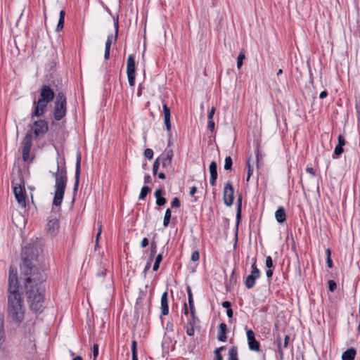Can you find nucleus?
Returning a JSON list of instances; mask_svg holds the SVG:
<instances>
[{
    "label": "nucleus",
    "instance_id": "9",
    "mask_svg": "<svg viewBox=\"0 0 360 360\" xmlns=\"http://www.w3.org/2000/svg\"><path fill=\"white\" fill-rule=\"evenodd\" d=\"M127 73L129 85L134 86L135 84V58L133 55H129L127 58Z\"/></svg>",
    "mask_w": 360,
    "mask_h": 360
},
{
    "label": "nucleus",
    "instance_id": "20",
    "mask_svg": "<svg viewBox=\"0 0 360 360\" xmlns=\"http://www.w3.org/2000/svg\"><path fill=\"white\" fill-rule=\"evenodd\" d=\"M275 217L278 222L283 223L286 220L285 209L280 207L275 212Z\"/></svg>",
    "mask_w": 360,
    "mask_h": 360
},
{
    "label": "nucleus",
    "instance_id": "53",
    "mask_svg": "<svg viewBox=\"0 0 360 360\" xmlns=\"http://www.w3.org/2000/svg\"><path fill=\"white\" fill-rule=\"evenodd\" d=\"M339 146H344L345 145V138L342 135H339L338 136V144Z\"/></svg>",
    "mask_w": 360,
    "mask_h": 360
},
{
    "label": "nucleus",
    "instance_id": "54",
    "mask_svg": "<svg viewBox=\"0 0 360 360\" xmlns=\"http://www.w3.org/2000/svg\"><path fill=\"white\" fill-rule=\"evenodd\" d=\"M148 245V240L147 238H143V240L141 242V248H146Z\"/></svg>",
    "mask_w": 360,
    "mask_h": 360
},
{
    "label": "nucleus",
    "instance_id": "11",
    "mask_svg": "<svg viewBox=\"0 0 360 360\" xmlns=\"http://www.w3.org/2000/svg\"><path fill=\"white\" fill-rule=\"evenodd\" d=\"M173 151L172 150H166L165 153H163L159 158H158V160L162 165V167L166 171L172 169V160L173 158Z\"/></svg>",
    "mask_w": 360,
    "mask_h": 360
},
{
    "label": "nucleus",
    "instance_id": "48",
    "mask_svg": "<svg viewBox=\"0 0 360 360\" xmlns=\"http://www.w3.org/2000/svg\"><path fill=\"white\" fill-rule=\"evenodd\" d=\"M98 354V344H95L93 347V356H94L93 360H96Z\"/></svg>",
    "mask_w": 360,
    "mask_h": 360
},
{
    "label": "nucleus",
    "instance_id": "42",
    "mask_svg": "<svg viewBox=\"0 0 360 360\" xmlns=\"http://www.w3.org/2000/svg\"><path fill=\"white\" fill-rule=\"evenodd\" d=\"M265 265L268 269L273 267V262L271 256H267L266 257Z\"/></svg>",
    "mask_w": 360,
    "mask_h": 360
},
{
    "label": "nucleus",
    "instance_id": "41",
    "mask_svg": "<svg viewBox=\"0 0 360 360\" xmlns=\"http://www.w3.org/2000/svg\"><path fill=\"white\" fill-rule=\"evenodd\" d=\"M171 205H172V207H173V208L179 207L181 205L179 199L178 198H173V200H172V202H171Z\"/></svg>",
    "mask_w": 360,
    "mask_h": 360
},
{
    "label": "nucleus",
    "instance_id": "62",
    "mask_svg": "<svg viewBox=\"0 0 360 360\" xmlns=\"http://www.w3.org/2000/svg\"><path fill=\"white\" fill-rule=\"evenodd\" d=\"M226 315L229 318L233 317V311L231 309H229L226 310Z\"/></svg>",
    "mask_w": 360,
    "mask_h": 360
},
{
    "label": "nucleus",
    "instance_id": "30",
    "mask_svg": "<svg viewBox=\"0 0 360 360\" xmlns=\"http://www.w3.org/2000/svg\"><path fill=\"white\" fill-rule=\"evenodd\" d=\"M171 219V210L170 209H167L165 212V217H164V221H163V226L165 227L168 226Z\"/></svg>",
    "mask_w": 360,
    "mask_h": 360
},
{
    "label": "nucleus",
    "instance_id": "60",
    "mask_svg": "<svg viewBox=\"0 0 360 360\" xmlns=\"http://www.w3.org/2000/svg\"><path fill=\"white\" fill-rule=\"evenodd\" d=\"M150 176L149 174H146L145 176H144V183L145 184H148L150 183Z\"/></svg>",
    "mask_w": 360,
    "mask_h": 360
},
{
    "label": "nucleus",
    "instance_id": "59",
    "mask_svg": "<svg viewBox=\"0 0 360 360\" xmlns=\"http://www.w3.org/2000/svg\"><path fill=\"white\" fill-rule=\"evenodd\" d=\"M327 96H328V92L326 91H323L321 92V94L319 95V98L323 99V98H325Z\"/></svg>",
    "mask_w": 360,
    "mask_h": 360
},
{
    "label": "nucleus",
    "instance_id": "61",
    "mask_svg": "<svg viewBox=\"0 0 360 360\" xmlns=\"http://www.w3.org/2000/svg\"><path fill=\"white\" fill-rule=\"evenodd\" d=\"M326 263H327V265L329 268H332L333 267V261L331 259V258H327L326 259Z\"/></svg>",
    "mask_w": 360,
    "mask_h": 360
},
{
    "label": "nucleus",
    "instance_id": "19",
    "mask_svg": "<svg viewBox=\"0 0 360 360\" xmlns=\"http://www.w3.org/2000/svg\"><path fill=\"white\" fill-rule=\"evenodd\" d=\"M226 331H227V326H226V323H221L219 326L218 335H217V339L219 341H221V342L226 341V339H227Z\"/></svg>",
    "mask_w": 360,
    "mask_h": 360
},
{
    "label": "nucleus",
    "instance_id": "7",
    "mask_svg": "<svg viewBox=\"0 0 360 360\" xmlns=\"http://www.w3.org/2000/svg\"><path fill=\"white\" fill-rule=\"evenodd\" d=\"M33 121L32 124L30 126L32 134L33 133L35 138L44 136L49 130L48 122L44 120H34L31 118Z\"/></svg>",
    "mask_w": 360,
    "mask_h": 360
},
{
    "label": "nucleus",
    "instance_id": "56",
    "mask_svg": "<svg viewBox=\"0 0 360 360\" xmlns=\"http://www.w3.org/2000/svg\"><path fill=\"white\" fill-rule=\"evenodd\" d=\"M231 302L229 301H224V302H222V307L224 308H226V309H231Z\"/></svg>",
    "mask_w": 360,
    "mask_h": 360
},
{
    "label": "nucleus",
    "instance_id": "45",
    "mask_svg": "<svg viewBox=\"0 0 360 360\" xmlns=\"http://www.w3.org/2000/svg\"><path fill=\"white\" fill-rule=\"evenodd\" d=\"M199 258H200V254H199L198 251L196 250V251H194L192 252L191 259L193 262L198 261L199 259Z\"/></svg>",
    "mask_w": 360,
    "mask_h": 360
},
{
    "label": "nucleus",
    "instance_id": "10",
    "mask_svg": "<svg viewBox=\"0 0 360 360\" xmlns=\"http://www.w3.org/2000/svg\"><path fill=\"white\" fill-rule=\"evenodd\" d=\"M114 27H115V35H112V34L108 35L106 42H105L104 58L106 60H108L110 58V46H111L112 41H117V39L118 31H119L118 18H117L115 20Z\"/></svg>",
    "mask_w": 360,
    "mask_h": 360
},
{
    "label": "nucleus",
    "instance_id": "25",
    "mask_svg": "<svg viewBox=\"0 0 360 360\" xmlns=\"http://www.w3.org/2000/svg\"><path fill=\"white\" fill-rule=\"evenodd\" d=\"M210 177H217V165L214 161H212L209 167Z\"/></svg>",
    "mask_w": 360,
    "mask_h": 360
},
{
    "label": "nucleus",
    "instance_id": "5",
    "mask_svg": "<svg viewBox=\"0 0 360 360\" xmlns=\"http://www.w3.org/2000/svg\"><path fill=\"white\" fill-rule=\"evenodd\" d=\"M66 105L67 100L65 94L63 92L58 93L53 109V117L56 121L62 120L65 116L67 112Z\"/></svg>",
    "mask_w": 360,
    "mask_h": 360
},
{
    "label": "nucleus",
    "instance_id": "46",
    "mask_svg": "<svg viewBox=\"0 0 360 360\" xmlns=\"http://www.w3.org/2000/svg\"><path fill=\"white\" fill-rule=\"evenodd\" d=\"M336 287H337V285L334 281L330 280L328 281V289L330 291H331V292L334 291V290L336 288Z\"/></svg>",
    "mask_w": 360,
    "mask_h": 360
},
{
    "label": "nucleus",
    "instance_id": "47",
    "mask_svg": "<svg viewBox=\"0 0 360 360\" xmlns=\"http://www.w3.org/2000/svg\"><path fill=\"white\" fill-rule=\"evenodd\" d=\"M160 165V162L156 159V160L153 163V174L155 175L157 174V172L158 170L159 165Z\"/></svg>",
    "mask_w": 360,
    "mask_h": 360
},
{
    "label": "nucleus",
    "instance_id": "33",
    "mask_svg": "<svg viewBox=\"0 0 360 360\" xmlns=\"http://www.w3.org/2000/svg\"><path fill=\"white\" fill-rule=\"evenodd\" d=\"M232 159L230 156H228L225 158V163H224V169L226 170H230L231 169L232 167Z\"/></svg>",
    "mask_w": 360,
    "mask_h": 360
},
{
    "label": "nucleus",
    "instance_id": "18",
    "mask_svg": "<svg viewBox=\"0 0 360 360\" xmlns=\"http://www.w3.org/2000/svg\"><path fill=\"white\" fill-rule=\"evenodd\" d=\"M168 302V293L167 292H165L161 297V310L162 314L165 316L169 314Z\"/></svg>",
    "mask_w": 360,
    "mask_h": 360
},
{
    "label": "nucleus",
    "instance_id": "35",
    "mask_svg": "<svg viewBox=\"0 0 360 360\" xmlns=\"http://www.w3.org/2000/svg\"><path fill=\"white\" fill-rule=\"evenodd\" d=\"M194 326H193V325H188V323H187V324L186 326V333L188 335H189V336L194 335V333H195Z\"/></svg>",
    "mask_w": 360,
    "mask_h": 360
},
{
    "label": "nucleus",
    "instance_id": "44",
    "mask_svg": "<svg viewBox=\"0 0 360 360\" xmlns=\"http://www.w3.org/2000/svg\"><path fill=\"white\" fill-rule=\"evenodd\" d=\"M251 273L256 276H260V271L257 269L255 262L252 264V272Z\"/></svg>",
    "mask_w": 360,
    "mask_h": 360
},
{
    "label": "nucleus",
    "instance_id": "26",
    "mask_svg": "<svg viewBox=\"0 0 360 360\" xmlns=\"http://www.w3.org/2000/svg\"><path fill=\"white\" fill-rule=\"evenodd\" d=\"M188 305H189L190 311H191V314H193V312L195 311L194 303H193V295H192L191 288L189 287L188 288Z\"/></svg>",
    "mask_w": 360,
    "mask_h": 360
},
{
    "label": "nucleus",
    "instance_id": "64",
    "mask_svg": "<svg viewBox=\"0 0 360 360\" xmlns=\"http://www.w3.org/2000/svg\"><path fill=\"white\" fill-rule=\"evenodd\" d=\"M266 276H267L268 278H271V277L272 276V275H273V271H272V270H271V269H269V270H267V271H266Z\"/></svg>",
    "mask_w": 360,
    "mask_h": 360
},
{
    "label": "nucleus",
    "instance_id": "22",
    "mask_svg": "<svg viewBox=\"0 0 360 360\" xmlns=\"http://www.w3.org/2000/svg\"><path fill=\"white\" fill-rule=\"evenodd\" d=\"M356 350L354 348H349L343 352L342 355V360H354Z\"/></svg>",
    "mask_w": 360,
    "mask_h": 360
},
{
    "label": "nucleus",
    "instance_id": "37",
    "mask_svg": "<svg viewBox=\"0 0 360 360\" xmlns=\"http://www.w3.org/2000/svg\"><path fill=\"white\" fill-rule=\"evenodd\" d=\"M198 321V319L195 315V311L193 312V314L191 313V319L188 321V325L195 326Z\"/></svg>",
    "mask_w": 360,
    "mask_h": 360
},
{
    "label": "nucleus",
    "instance_id": "27",
    "mask_svg": "<svg viewBox=\"0 0 360 360\" xmlns=\"http://www.w3.org/2000/svg\"><path fill=\"white\" fill-rule=\"evenodd\" d=\"M157 252V244L155 240H152L150 243V254L149 257V260L150 262L153 261L154 256L155 255Z\"/></svg>",
    "mask_w": 360,
    "mask_h": 360
},
{
    "label": "nucleus",
    "instance_id": "12",
    "mask_svg": "<svg viewBox=\"0 0 360 360\" xmlns=\"http://www.w3.org/2000/svg\"><path fill=\"white\" fill-rule=\"evenodd\" d=\"M233 188L230 182L226 184L224 188V202L227 206H231L233 202Z\"/></svg>",
    "mask_w": 360,
    "mask_h": 360
},
{
    "label": "nucleus",
    "instance_id": "3",
    "mask_svg": "<svg viewBox=\"0 0 360 360\" xmlns=\"http://www.w3.org/2000/svg\"><path fill=\"white\" fill-rule=\"evenodd\" d=\"M38 101L33 102V110L31 118L41 117L46 112L48 104L54 98V91L49 85H43L39 91Z\"/></svg>",
    "mask_w": 360,
    "mask_h": 360
},
{
    "label": "nucleus",
    "instance_id": "31",
    "mask_svg": "<svg viewBox=\"0 0 360 360\" xmlns=\"http://www.w3.org/2000/svg\"><path fill=\"white\" fill-rule=\"evenodd\" d=\"M162 260V254L160 253L157 255L155 258V263L153 264V271H157L159 269L160 264Z\"/></svg>",
    "mask_w": 360,
    "mask_h": 360
},
{
    "label": "nucleus",
    "instance_id": "17",
    "mask_svg": "<svg viewBox=\"0 0 360 360\" xmlns=\"http://www.w3.org/2000/svg\"><path fill=\"white\" fill-rule=\"evenodd\" d=\"M59 228V222L57 219H49L47 224V229L48 231L53 235L57 233Z\"/></svg>",
    "mask_w": 360,
    "mask_h": 360
},
{
    "label": "nucleus",
    "instance_id": "1",
    "mask_svg": "<svg viewBox=\"0 0 360 360\" xmlns=\"http://www.w3.org/2000/svg\"><path fill=\"white\" fill-rule=\"evenodd\" d=\"M43 250L37 243H32L22 249V264L20 266L21 279L25 281V293L30 309L41 312L44 307V288L42 283L46 275L41 263L44 262Z\"/></svg>",
    "mask_w": 360,
    "mask_h": 360
},
{
    "label": "nucleus",
    "instance_id": "38",
    "mask_svg": "<svg viewBox=\"0 0 360 360\" xmlns=\"http://www.w3.org/2000/svg\"><path fill=\"white\" fill-rule=\"evenodd\" d=\"M98 233L96 234V245H95V248L96 249L98 247V239H99V237L101 234V232H102V224H101V222H98Z\"/></svg>",
    "mask_w": 360,
    "mask_h": 360
},
{
    "label": "nucleus",
    "instance_id": "50",
    "mask_svg": "<svg viewBox=\"0 0 360 360\" xmlns=\"http://www.w3.org/2000/svg\"><path fill=\"white\" fill-rule=\"evenodd\" d=\"M131 354H137V344L136 340L131 342Z\"/></svg>",
    "mask_w": 360,
    "mask_h": 360
},
{
    "label": "nucleus",
    "instance_id": "29",
    "mask_svg": "<svg viewBox=\"0 0 360 360\" xmlns=\"http://www.w3.org/2000/svg\"><path fill=\"white\" fill-rule=\"evenodd\" d=\"M241 206H242V196L239 195L237 199V213H236V217L238 222L239 221L240 219V214H241Z\"/></svg>",
    "mask_w": 360,
    "mask_h": 360
},
{
    "label": "nucleus",
    "instance_id": "4",
    "mask_svg": "<svg viewBox=\"0 0 360 360\" xmlns=\"http://www.w3.org/2000/svg\"><path fill=\"white\" fill-rule=\"evenodd\" d=\"M55 177V191L53 200V205L58 207L60 206L66 185L68 181L67 172L65 169H59V165L57 166V172L53 173Z\"/></svg>",
    "mask_w": 360,
    "mask_h": 360
},
{
    "label": "nucleus",
    "instance_id": "40",
    "mask_svg": "<svg viewBox=\"0 0 360 360\" xmlns=\"http://www.w3.org/2000/svg\"><path fill=\"white\" fill-rule=\"evenodd\" d=\"M223 347L217 348L214 350L215 359L214 360H223V358L220 354V352L223 349Z\"/></svg>",
    "mask_w": 360,
    "mask_h": 360
},
{
    "label": "nucleus",
    "instance_id": "39",
    "mask_svg": "<svg viewBox=\"0 0 360 360\" xmlns=\"http://www.w3.org/2000/svg\"><path fill=\"white\" fill-rule=\"evenodd\" d=\"M144 155L146 158L151 160L153 158V151L150 148H147L144 151Z\"/></svg>",
    "mask_w": 360,
    "mask_h": 360
},
{
    "label": "nucleus",
    "instance_id": "32",
    "mask_svg": "<svg viewBox=\"0 0 360 360\" xmlns=\"http://www.w3.org/2000/svg\"><path fill=\"white\" fill-rule=\"evenodd\" d=\"M245 53L243 51H241L239 53L238 58H237V68L238 69H240L241 68V66L243 65V61L245 59Z\"/></svg>",
    "mask_w": 360,
    "mask_h": 360
},
{
    "label": "nucleus",
    "instance_id": "43",
    "mask_svg": "<svg viewBox=\"0 0 360 360\" xmlns=\"http://www.w3.org/2000/svg\"><path fill=\"white\" fill-rule=\"evenodd\" d=\"M343 153V147L339 145H337L335 148L334 155L339 156Z\"/></svg>",
    "mask_w": 360,
    "mask_h": 360
},
{
    "label": "nucleus",
    "instance_id": "23",
    "mask_svg": "<svg viewBox=\"0 0 360 360\" xmlns=\"http://www.w3.org/2000/svg\"><path fill=\"white\" fill-rule=\"evenodd\" d=\"M65 12L64 11H61L60 12V16H59V20L56 27V31L60 32L63 30L64 26V21H65Z\"/></svg>",
    "mask_w": 360,
    "mask_h": 360
},
{
    "label": "nucleus",
    "instance_id": "34",
    "mask_svg": "<svg viewBox=\"0 0 360 360\" xmlns=\"http://www.w3.org/2000/svg\"><path fill=\"white\" fill-rule=\"evenodd\" d=\"M4 319L0 315V342L4 340Z\"/></svg>",
    "mask_w": 360,
    "mask_h": 360
},
{
    "label": "nucleus",
    "instance_id": "49",
    "mask_svg": "<svg viewBox=\"0 0 360 360\" xmlns=\"http://www.w3.org/2000/svg\"><path fill=\"white\" fill-rule=\"evenodd\" d=\"M166 202H167L166 199L163 197L158 198V199L156 200V204L158 206L164 205L166 203Z\"/></svg>",
    "mask_w": 360,
    "mask_h": 360
},
{
    "label": "nucleus",
    "instance_id": "28",
    "mask_svg": "<svg viewBox=\"0 0 360 360\" xmlns=\"http://www.w3.org/2000/svg\"><path fill=\"white\" fill-rule=\"evenodd\" d=\"M151 189L147 186H144L141 190V193H140V195L139 196V199L140 200H143L145 199V198L146 197L147 194L150 192Z\"/></svg>",
    "mask_w": 360,
    "mask_h": 360
},
{
    "label": "nucleus",
    "instance_id": "36",
    "mask_svg": "<svg viewBox=\"0 0 360 360\" xmlns=\"http://www.w3.org/2000/svg\"><path fill=\"white\" fill-rule=\"evenodd\" d=\"M247 167H248V173H247L246 181H248L250 180L251 175L252 174V172H253V168L250 165L249 160L247 162Z\"/></svg>",
    "mask_w": 360,
    "mask_h": 360
},
{
    "label": "nucleus",
    "instance_id": "24",
    "mask_svg": "<svg viewBox=\"0 0 360 360\" xmlns=\"http://www.w3.org/2000/svg\"><path fill=\"white\" fill-rule=\"evenodd\" d=\"M229 360H238L236 347H232L229 351Z\"/></svg>",
    "mask_w": 360,
    "mask_h": 360
},
{
    "label": "nucleus",
    "instance_id": "21",
    "mask_svg": "<svg viewBox=\"0 0 360 360\" xmlns=\"http://www.w3.org/2000/svg\"><path fill=\"white\" fill-rule=\"evenodd\" d=\"M259 277V276H256L252 273L248 276L245 282L246 288L248 289L252 288L255 286V280Z\"/></svg>",
    "mask_w": 360,
    "mask_h": 360
},
{
    "label": "nucleus",
    "instance_id": "58",
    "mask_svg": "<svg viewBox=\"0 0 360 360\" xmlns=\"http://www.w3.org/2000/svg\"><path fill=\"white\" fill-rule=\"evenodd\" d=\"M306 171L307 172L311 174L312 176H315V170L312 167H307Z\"/></svg>",
    "mask_w": 360,
    "mask_h": 360
},
{
    "label": "nucleus",
    "instance_id": "14",
    "mask_svg": "<svg viewBox=\"0 0 360 360\" xmlns=\"http://www.w3.org/2000/svg\"><path fill=\"white\" fill-rule=\"evenodd\" d=\"M247 338L250 350L259 351V342L255 339V333L252 330H247Z\"/></svg>",
    "mask_w": 360,
    "mask_h": 360
},
{
    "label": "nucleus",
    "instance_id": "6",
    "mask_svg": "<svg viewBox=\"0 0 360 360\" xmlns=\"http://www.w3.org/2000/svg\"><path fill=\"white\" fill-rule=\"evenodd\" d=\"M21 183H22V180L21 179H19V182L15 181V180H13V190L15 199L17 200L19 205L22 207H25L26 195L25 191V187L24 186H22Z\"/></svg>",
    "mask_w": 360,
    "mask_h": 360
},
{
    "label": "nucleus",
    "instance_id": "52",
    "mask_svg": "<svg viewBox=\"0 0 360 360\" xmlns=\"http://www.w3.org/2000/svg\"><path fill=\"white\" fill-rule=\"evenodd\" d=\"M214 113H215V108L214 107H212L208 113L207 120H213Z\"/></svg>",
    "mask_w": 360,
    "mask_h": 360
},
{
    "label": "nucleus",
    "instance_id": "57",
    "mask_svg": "<svg viewBox=\"0 0 360 360\" xmlns=\"http://www.w3.org/2000/svg\"><path fill=\"white\" fill-rule=\"evenodd\" d=\"M196 191H197V188L195 186L191 187V188L190 190V195L193 197L195 193H196Z\"/></svg>",
    "mask_w": 360,
    "mask_h": 360
},
{
    "label": "nucleus",
    "instance_id": "2",
    "mask_svg": "<svg viewBox=\"0 0 360 360\" xmlns=\"http://www.w3.org/2000/svg\"><path fill=\"white\" fill-rule=\"evenodd\" d=\"M17 269L11 266L8 277V316L13 321L20 323L25 318L23 299L19 292Z\"/></svg>",
    "mask_w": 360,
    "mask_h": 360
},
{
    "label": "nucleus",
    "instance_id": "15",
    "mask_svg": "<svg viewBox=\"0 0 360 360\" xmlns=\"http://www.w3.org/2000/svg\"><path fill=\"white\" fill-rule=\"evenodd\" d=\"M163 114H164V122L166 127L167 131H170L171 130V112L170 109L167 105V104H163L162 105Z\"/></svg>",
    "mask_w": 360,
    "mask_h": 360
},
{
    "label": "nucleus",
    "instance_id": "51",
    "mask_svg": "<svg viewBox=\"0 0 360 360\" xmlns=\"http://www.w3.org/2000/svg\"><path fill=\"white\" fill-rule=\"evenodd\" d=\"M207 129L210 131H214V122L213 120H208V122H207Z\"/></svg>",
    "mask_w": 360,
    "mask_h": 360
},
{
    "label": "nucleus",
    "instance_id": "13",
    "mask_svg": "<svg viewBox=\"0 0 360 360\" xmlns=\"http://www.w3.org/2000/svg\"><path fill=\"white\" fill-rule=\"evenodd\" d=\"M276 340L278 342V352L279 354L280 359L283 360L284 357V349L288 347L290 336L286 335L284 338L283 342H282L281 336L277 335Z\"/></svg>",
    "mask_w": 360,
    "mask_h": 360
},
{
    "label": "nucleus",
    "instance_id": "16",
    "mask_svg": "<svg viewBox=\"0 0 360 360\" xmlns=\"http://www.w3.org/2000/svg\"><path fill=\"white\" fill-rule=\"evenodd\" d=\"M80 164H81V155L79 154L77 157V162L75 166V182L74 186V191L77 192L78 190L79 183V175H80Z\"/></svg>",
    "mask_w": 360,
    "mask_h": 360
},
{
    "label": "nucleus",
    "instance_id": "63",
    "mask_svg": "<svg viewBox=\"0 0 360 360\" xmlns=\"http://www.w3.org/2000/svg\"><path fill=\"white\" fill-rule=\"evenodd\" d=\"M217 177H210V184L212 186H214L216 184V179H217Z\"/></svg>",
    "mask_w": 360,
    "mask_h": 360
},
{
    "label": "nucleus",
    "instance_id": "55",
    "mask_svg": "<svg viewBox=\"0 0 360 360\" xmlns=\"http://www.w3.org/2000/svg\"><path fill=\"white\" fill-rule=\"evenodd\" d=\"M162 194V191L161 189L156 190L154 193V195L156 198V200L158 199V198H161Z\"/></svg>",
    "mask_w": 360,
    "mask_h": 360
},
{
    "label": "nucleus",
    "instance_id": "8",
    "mask_svg": "<svg viewBox=\"0 0 360 360\" xmlns=\"http://www.w3.org/2000/svg\"><path fill=\"white\" fill-rule=\"evenodd\" d=\"M32 131H27L22 141V159L25 162L30 158V152L32 147Z\"/></svg>",
    "mask_w": 360,
    "mask_h": 360
}]
</instances>
